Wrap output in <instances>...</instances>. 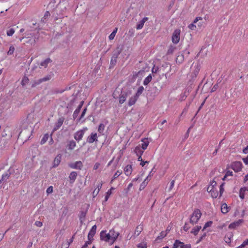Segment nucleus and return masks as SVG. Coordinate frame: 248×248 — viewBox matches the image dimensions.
<instances>
[{
  "instance_id": "1",
  "label": "nucleus",
  "mask_w": 248,
  "mask_h": 248,
  "mask_svg": "<svg viewBox=\"0 0 248 248\" xmlns=\"http://www.w3.org/2000/svg\"><path fill=\"white\" fill-rule=\"evenodd\" d=\"M132 94V91L130 90L126 89L123 90L120 95L119 103L123 104L125 101L126 98Z\"/></svg>"
},
{
  "instance_id": "2",
  "label": "nucleus",
  "mask_w": 248,
  "mask_h": 248,
  "mask_svg": "<svg viewBox=\"0 0 248 248\" xmlns=\"http://www.w3.org/2000/svg\"><path fill=\"white\" fill-rule=\"evenodd\" d=\"M242 166V163L240 161H235L231 164V168L236 172L241 170Z\"/></svg>"
},
{
  "instance_id": "3",
  "label": "nucleus",
  "mask_w": 248,
  "mask_h": 248,
  "mask_svg": "<svg viewBox=\"0 0 248 248\" xmlns=\"http://www.w3.org/2000/svg\"><path fill=\"white\" fill-rule=\"evenodd\" d=\"M181 248H191L190 244L185 245L183 242H181L179 240H176L173 245V248H178L179 247Z\"/></svg>"
},
{
  "instance_id": "4",
  "label": "nucleus",
  "mask_w": 248,
  "mask_h": 248,
  "mask_svg": "<svg viewBox=\"0 0 248 248\" xmlns=\"http://www.w3.org/2000/svg\"><path fill=\"white\" fill-rule=\"evenodd\" d=\"M120 53L121 51L119 50L117 52H115L113 54L110 62V68L113 67L116 65L117 63V58Z\"/></svg>"
},
{
  "instance_id": "5",
  "label": "nucleus",
  "mask_w": 248,
  "mask_h": 248,
  "mask_svg": "<svg viewBox=\"0 0 248 248\" xmlns=\"http://www.w3.org/2000/svg\"><path fill=\"white\" fill-rule=\"evenodd\" d=\"M180 30L179 29L175 30L173 32L172 36V41L174 44H177L180 40Z\"/></svg>"
},
{
  "instance_id": "6",
  "label": "nucleus",
  "mask_w": 248,
  "mask_h": 248,
  "mask_svg": "<svg viewBox=\"0 0 248 248\" xmlns=\"http://www.w3.org/2000/svg\"><path fill=\"white\" fill-rule=\"evenodd\" d=\"M87 128L86 127L84 129H82L80 130H79L76 132L74 134V139L77 141H79L80 140H82L83 135L85 133V130H87Z\"/></svg>"
},
{
  "instance_id": "7",
  "label": "nucleus",
  "mask_w": 248,
  "mask_h": 248,
  "mask_svg": "<svg viewBox=\"0 0 248 248\" xmlns=\"http://www.w3.org/2000/svg\"><path fill=\"white\" fill-rule=\"evenodd\" d=\"M100 239L101 240H104L107 242H111V238L109 232L107 234L105 231H102L100 232Z\"/></svg>"
},
{
  "instance_id": "8",
  "label": "nucleus",
  "mask_w": 248,
  "mask_h": 248,
  "mask_svg": "<svg viewBox=\"0 0 248 248\" xmlns=\"http://www.w3.org/2000/svg\"><path fill=\"white\" fill-rule=\"evenodd\" d=\"M13 171L11 170V169L7 170L2 175V177L0 180V184L1 183H5L7 182V180L9 179L10 175L13 173Z\"/></svg>"
},
{
  "instance_id": "9",
  "label": "nucleus",
  "mask_w": 248,
  "mask_h": 248,
  "mask_svg": "<svg viewBox=\"0 0 248 248\" xmlns=\"http://www.w3.org/2000/svg\"><path fill=\"white\" fill-rule=\"evenodd\" d=\"M69 167L72 169L81 170L83 164L81 161H78L74 163L69 164Z\"/></svg>"
},
{
  "instance_id": "10",
  "label": "nucleus",
  "mask_w": 248,
  "mask_h": 248,
  "mask_svg": "<svg viewBox=\"0 0 248 248\" xmlns=\"http://www.w3.org/2000/svg\"><path fill=\"white\" fill-rule=\"evenodd\" d=\"M97 136L96 133H92L91 135L88 137L87 142L89 143H93V142L97 141Z\"/></svg>"
},
{
  "instance_id": "11",
  "label": "nucleus",
  "mask_w": 248,
  "mask_h": 248,
  "mask_svg": "<svg viewBox=\"0 0 248 248\" xmlns=\"http://www.w3.org/2000/svg\"><path fill=\"white\" fill-rule=\"evenodd\" d=\"M110 235L111 238V242L110 244H112L118 238L119 233L115 232L113 230H110L109 231Z\"/></svg>"
},
{
  "instance_id": "12",
  "label": "nucleus",
  "mask_w": 248,
  "mask_h": 248,
  "mask_svg": "<svg viewBox=\"0 0 248 248\" xmlns=\"http://www.w3.org/2000/svg\"><path fill=\"white\" fill-rule=\"evenodd\" d=\"M64 120V118L63 117H61L58 120L57 122L55 124L54 127L53 128V131H55L59 129L60 127L62 125Z\"/></svg>"
},
{
  "instance_id": "13",
  "label": "nucleus",
  "mask_w": 248,
  "mask_h": 248,
  "mask_svg": "<svg viewBox=\"0 0 248 248\" xmlns=\"http://www.w3.org/2000/svg\"><path fill=\"white\" fill-rule=\"evenodd\" d=\"M62 159V155L59 154L54 158L53 162V168H56L59 166Z\"/></svg>"
},
{
  "instance_id": "14",
  "label": "nucleus",
  "mask_w": 248,
  "mask_h": 248,
  "mask_svg": "<svg viewBox=\"0 0 248 248\" xmlns=\"http://www.w3.org/2000/svg\"><path fill=\"white\" fill-rule=\"evenodd\" d=\"M243 222V219H239L237 221L233 222L231 223L229 226V229H234L236 227L239 226L241 223Z\"/></svg>"
},
{
  "instance_id": "15",
  "label": "nucleus",
  "mask_w": 248,
  "mask_h": 248,
  "mask_svg": "<svg viewBox=\"0 0 248 248\" xmlns=\"http://www.w3.org/2000/svg\"><path fill=\"white\" fill-rule=\"evenodd\" d=\"M139 97L137 96L136 94H135L134 96L131 97L128 101V105L129 106H131L135 104L136 101H137Z\"/></svg>"
},
{
  "instance_id": "16",
  "label": "nucleus",
  "mask_w": 248,
  "mask_h": 248,
  "mask_svg": "<svg viewBox=\"0 0 248 248\" xmlns=\"http://www.w3.org/2000/svg\"><path fill=\"white\" fill-rule=\"evenodd\" d=\"M142 143L141 144H140L139 145L140 146V148L142 149L143 150H145L147 149L149 144V142L148 140L147 139H143L141 140Z\"/></svg>"
},
{
  "instance_id": "17",
  "label": "nucleus",
  "mask_w": 248,
  "mask_h": 248,
  "mask_svg": "<svg viewBox=\"0 0 248 248\" xmlns=\"http://www.w3.org/2000/svg\"><path fill=\"white\" fill-rule=\"evenodd\" d=\"M148 17H144L142 20H141L139 23L137 25L136 29L137 30H140L143 27L144 23L148 20Z\"/></svg>"
},
{
  "instance_id": "18",
  "label": "nucleus",
  "mask_w": 248,
  "mask_h": 248,
  "mask_svg": "<svg viewBox=\"0 0 248 248\" xmlns=\"http://www.w3.org/2000/svg\"><path fill=\"white\" fill-rule=\"evenodd\" d=\"M78 174L76 171H72L69 176L70 183H73L76 180Z\"/></svg>"
},
{
  "instance_id": "19",
  "label": "nucleus",
  "mask_w": 248,
  "mask_h": 248,
  "mask_svg": "<svg viewBox=\"0 0 248 248\" xmlns=\"http://www.w3.org/2000/svg\"><path fill=\"white\" fill-rule=\"evenodd\" d=\"M124 171L125 175L127 176L130 175L132 171V168L131 165H127L124 169Z\"/></svg>"
},
{
  "instance_id": "20",
  "label": "nucleus",
  "mask_w": 248,
  "mask_h": 248,
  "mask_svg": "<svg viewBox=\"0 0 248 248\" xmlns=\"http://www.w3.org/2000/svg\"><path fill=\"white\" fill-rule=\"evenodd\" d=\"M144 150L140 148V145L136 146L135 148L134 152L136 154L137 156L142 155L144 152Z\"/></svg>"
},
{
  "instance_id": "21",
  "label": "nucleus",
  "mask_w": 248,
  "mask_h": 248,
  "mask_svg": "<svg viewBox=\"0 0 248 248\" xmlns=\"http://www.w3.org/2000/svg\"><path fill=\"white\" fill-rule=\"evenodd\" d=\"M192 215L196 217V220H199L201 217L202 213L199 209H196L194 210Z\"/></svg>"
},
{
  "instance_id": "22",
  "label": "nucleus",
  "mask_w": 248,
  "mask_h": 248,
  "mask_svg": "<svg viewBox=\"0 0 248 248\" xmlns=\"http://www.w3.org/2000/svg\"><path fill=\"white\" fill-rule=\"evenodd\" d=\"M227 204L225 203H223L221 206V211L223 214H226L229 212V209Z\"/></svg>"
},
{
  "instance_id": "23",
  "label": "nucleus",
  "mask_w": 248,
  "mask_h": 248,
  "mask_svg": "<svg viewBox=\"0 0 248 248\" xmlns=\"http://www.w3.org/2000/svg\"><path fill=\"white\" fill-rule=\"evenodd\" d=\"M52 61L49 58H48L44 60L43 62H42L40 63V66H43L45 68H46L47 66L48 63L51 62Z\"/></svg>"
},
{
  "instance_id": "24",
  "label": "nucleus",
  "mask_w": 248,
  "mask_h": 248,
  "mask_svg": "<svg viewBox=\"0 0 248 248\" xmlns=\"http://www.w3.org/2000/svg\"><path fill=\"white\" fill-rule=\"evenodd\" d=\"M185 55V52H183L181 55H178L176 58V62L181 63L184 60Z\"/></svg>"
},
{
  "instance_id": "25",
  "label": "nucleus",
  "mask_w": 248,
  "mask_h": 248,
  "mask_svg": "<svg viewBox=\"0 0 248 248\" xmlns=\"http://www.w3.org/2000/svg\"><path fill=\"white\" fill-rule=\"evenodd\" d=\"M142 230H143L142 225H140L136 227L135 232H134L135 235L136 236H138L140 233V232H142Z\"/></svg>"
},
{
  "instance_id": "26",
  "label": "nucleus",
  "mask_w": 248,
  "mask_h": 248,
  "mask_svg": "<svg viewBox=\"0 0 248 248\" xmlns=\"http://www.w3.org/2000/svg\"><path fill=\"white\" fill-rule=\"evenodd\" d=\"M76 143L73 140L69 141L67 144V147L68 148V149L70 150L74 149V148L76 147Z\"/></svg>"
},
{
  "instance_id": "27",
  "label": "nucleus",
  "mask_w": 248,
  "mask_h": 248,
  "mask_svg": "<svg viewBox=\"0 0 248 248\" xmlns=\"http://www.w3.org/2000/svg\"><path fill=\"white\" fill-rule=\"evenodd\" d=\"M202 227L201 226H197L194 227L191 231V233L194 234L195 235L198 234V232L201 229Z\"/></svg>"
},
{
  "instance_id": "28",
  "label": "nucleus",
  "mask_w": 248,
  "mask_h": 248,
  "mask_svg": "<svg viewBox=\"0 0 248 248\" xmlns=\"http://www.w3.org/2000/svg\"><path fill=\"white\" fill-rule=\"evenodd\" d=\"M246 191V187L241 188L239 191V197L241 199H244L245 198V192Z\"/></svg>"
},
{
  "instance_id": "29",
  "label": "nucleus",
  "mask_w": 248,
  "mask_h": 248,
  "mask_svg": "<svg viewBox=\"0 0 248 248\" xmlns=\"http://www.w3.org/2000/svg\"><path fill=\"white\" fill-rule=\"evenodd\" d=\"M152 77L151 74L148 76L143 81V84L147 85L152 80Z\"/></svg>"
},
{
  "instance_id": "30",
  "label": "nucleus",
  "mask_w": 248,
  "mask_h": 248,
  "mask_svg": "<svg viewBox=\"0 0 248 248\" xmlns=\"http://www.w3.org/2000/svg\"><path fill=\"white\" fill-rule=\"evenodd\" d=\"M209 193H211V196L213 198H216L218 194L217 191L214 189H211L209 191Z\"/></svg>"
},
{
  "instance_id": "31",
  "label": "nucleus",
  "mask_w": 248,
  "mask_h": 248,
  "mask_svg": "<svg viewBox=\"0 0 248 248\" xmlns=\"http://www.w3.org/2000/svg\"><path fill=\"white\" fill-rule=\"evenodd\" d=\"M96 226L95 225H93L92 229H91L90 231L89 232V234L91 236H94L96 233Z\"/></svg>"
},
{
  "instance_id": "32",
  "label": "nucleus",
  "mask_w": 248,
  "mask_h": 248,
  "mask_svg": "<svg viewBox=\"0 0 248 248\" xmlns=\"http://www.w3.org/2000/svg\"><path fill=\"white\" fill-rule=\"evenodd\" d=\"M15 32V30L14 28H9L6 31V34L8 36H12Z\"/></svg>"
},
{
  "instance_id": "33",
  "label": "nucleus",
  "mask_w": 248,
  "mask_h": 248,
  "mask_svg": "<svg viewBox=\"0 0 248 248\" xmlns=\"http://www.w3.org/2000/svg\"><path fill=\"white\" fill-rule=\"evenodd\" d=\"M48 138H49V135L48 134H45L43 138L41 140V144H44L48 140Z\"/></svg>"
},
{
  "instance_id": "34",
  "label": "nucleus",
  "mask_w": 248,
  "mask_h": 248,
  "mask_svg": "<svg viewBox=\"0 0 248 248\" xmlns=\"http://www.w3.org/2000/svg\"><path fill=\"white\" fill-rule=\"evenodd\" d=\"M114 189V188L112 187L108 191V192L106 193V195L105 196V201H107L108 199L109 198V197L111 194V190Z\"/></svg>"
},
{
  "instance_id": "35",
  "label": "nucleus",
  "mask_w": 248,
  "mask_h": 248,
  "mask_svg": "<svg viewBox=\"0 0 248 248\" xmlns=\"http://www.w3.org/2000/svg\"><path fill=\"white\" fill-rule=\"evenodd\" d=\"M75 86V85H72V86H69V87H66L63 90H62L61 91H55V93H63L64 91H67V90H70V89H72L73 87H74Z\"/></svg>"
},
{
  "instance_id": "36",
  "label": "nucleus",
  "mask_w": 248,
  "mask_h": 248,
  "mask_svg": "<svg viewBox=\"0 0 248 248\" xmlns=\"http://www.w3.org/2000/svg\"><path fill=\"white\" fill-rule=\"evenodd\" d=\"M144 90V88L143 86H140V87L138 89V91L137 92V93H136V95L137 96H138V97L140 96V94H141V93H142L143 91Z\"/></svg>"
},
{
  "instance_id": "37",
  "label": "nucleus",
  "mask_w": 248,
  "mask_h": 248,
  "mask_svg": "<svg viewBox=\"0 0 248 248\" xmlns=\"http://www.w3.org/2000/svg\"><path fill=\"white\" fill-rule=\"evenodd\" d=\"M40 83H41V81L40 80V79L37 80H34L31 82V87L34 88Z\"/></svg>"
},
{
  "instance_id": "38",
  "label": "nucleus",
  "mask_w": 248,
  "mask_h": 248,
  "mask_svg": "<svg viewBox=\"0 0 248 248\" xmlns=\"http://www.w3.org/2000/svg\"><path fill=\"white\" fill-rule=\"evenodd\" d=\"M146 178L141 184L140 187V190H142L148 184V181H146Z\"/></svg>"
},
{
  "instance_id": "39",
  "label": "nucleus",
  "mask_w": 248,
  "mask_h": 248,
  "mask_svg": "<svg viewBox=\"0 0 248 248\" xmlns=\"http://www.w3.org/2000/svg\"><path fill=\"white\" fill-rule=\"evenodd\" d=\"M199 220H196V217H195L193 215L191 216L190 218V222L193 225L197 223Z\"/></svg>"
},
{
  "instance_id": "40",
  "label": "nucleus",
  "mask_w": 248,
  "mask_h": 248,
  "mask_svg": "<svg viewBox=\"0 0 248 248\" xmlns=\"http://www.w3.org/2000/svg\"><path fill=\"white\" fill-rule=\"evenodd\" d=\"M167 235V233H165V232L164 231H162L159 235L157 236V237L156 238V240H158V239H162V238H163L164 237H165Z\"/></svg>"
},
{
  "instance_id": "41",
  "label": "nucleus",
  "mask_w": 248,
  "mask_h": 248,
  "mask_svg": "<svg viewBox=\"0 0 248 248\" xmlns=\"http://www.w3.org/2000/svg\"><path fill=\"white\" fill-rule=\"evenodd\" d=\"M38 39V35H35L34 36L32 39H30V41L31 42V45H34L35 43L36 42L37 40Z\"/></svg>"
},
{
  "instance_id": "42",
  "label": "nucleus",
  "mask_w": 248,
  "mask_h": 248,
  "mask_svg": "<svg viewBox=\"0 0 248 248\" xmlns=\"http://www.w3.org/2000/svg\"><path fill=\"white\" fill-rule=\"evenodd\" d=\"M29 82V78L26 77H24L22 79L21 84L23 86H24L26 84H27Z\"/></svg>"
},
{
  "instance_id": "43",
  "label": "nucleus",
  "mask_w": 248,
  "mask_h": 248,
  "mask_svg": "<svg viewBox=\"0 0 248 248\" xmlns=\"http://www.w3.org/2000/svg\"><path fill=\"white\" fill-rule=\"evenodd\" d=\"M105 125L103 124H100L98 126V131L100 133H102L104 130Z\"/></svg>"
},
{
  "instance_id": "44",
  "label": "nucleus",
  "mask_w": 248,
  "mask_h": 248,
  "mask_svg": "<svg viewBox=\"0 0 248 248\" xmlns=\"http://www.w3.org/2000/svg\"><path fill=\"white\" fill-rule=\"evenodd\" d=\"M15 51V47L13 46H11L9 47V50L7 52V54L8 55H12Z\"/></svg>"
},
{
  "instance_id": "45",
  "label": "nucleus",
  "mask_w": 248,
  "mask_h": 248,
  "mask_svg": "<svg viewBox=\"0 0 248 248\" xmlns=\"http://www.w3.org/2000/svg\"><path fill=\"white\" fill-rule=\"evenodd\" d=\"M80 111V110L79 109H78L77 108L75 110V111L74 112L73 114V117L74 120L76 119V118L78 117Z\"/></svg>"
},
{
  "instance_id": "46",
  "label": "nucleus",
  "mask_w": 248,
  "mask_h": 248,
  "mask_svg": "<svg viewBox=\"0 0 248 248\" xmlns=\"http://www.w3.org/2000/svg\"><path fill=\"white\" fill-rule=\"evenodd\" d=\"M174 49H175L174 47H173L172 46H170L168 50L167 54L168 55L172 54L173 53Z\"/></svg>"
},
{
  "instance_id": "47",
  "label": "nucleus",
  "mask_w": 248,
  "mask_h": 248,
  "mask_svg": "<svg viewBox=\"0 0 248 248\" xmlns=\"http://www.w3.org/2000/svg\"><path fill=\"white\" fill-rule=\"evenodd\" d=\"M51 79V76L47 75L43 78H40V80L41 81V83L44 81H48Z\"/></svg>"
},
{
  "instance_id": "48",
  "label": "nucleus",
  "mask_w": 248,
  "mask_h": 248,
  "mask_svg": "<svg viewBox=\"0 0 248 248\" xmlns=\"http://www.w3.org/2000/svg\"><path fill=\"white\" fill-rule=\"evenodd\" d=\"M225 184L224 183H223L221 184V185L220 186V187H219V197H221L224 191V188H223V186H224V185Z\"/></svg>"
},
{
  "instance_id": "49",
  "label": "nucleus",
  "mask_w": 248,
  "mask_h": 248,
  "mask_svg": "<svg viewBox=\"0 0 248 248\" xmlns=\"http://www.w3.org/2000/svg\"><path fill=\"white\" fill-rule=\"evenodd\" d=\"M248 245V239L245 240L243 243L237 248H243Z\"/></svg>"
},
{
  "instance_id": "50",
  "label": "nucleus",
  "mask_w": 248,
  "mask_h": 248,
  "mask_svg": "<svg viewBox=\"0 0 248 248\" xmlns=\"http://www.w3.org/2000/svg\"><path fill=\"white\" fill-rule=\"evenodd\" d=\"M122 174V172H120L118 170L115 173L114 175L113 176L112 180H114L117 177H118Z\"/></svg>"
},
{
  "instance_id": "51",
  "label": "nucleus",
  "mask_w": 248,
  "mask_h": 248,
  "mask_svg": "<svg viewBox=\"0 0 248 248\" xmlns=\"http://www.w3.org/2000/svg\"><path fill=\"white\" fill-rule=\"evenodd\" d=\"M53 187L52 186H49L46 189V193L47 194H51L53 192Z\"/></svg>"
},
{
  "instance_id": "52",
  "label": "nucleus",
  "mask_w": 248,
  "mask_h": 248,
  "mask_svg": "<svg viewBox=\"0 0 248 248\" xmlns=\"http://www.w3.org/2000/svg\"><path fill=\"white\" fill-rule=\"evenodd\" d=\"M137 247L140 248H147L146 243H140L137 245Z\"/></svg>"
},
{
  "instance_id": "53",
  "label": "nucleus",
  "mask_w": 248,
  "mask_h": 248,
  "mask_svg": "<svg viewBox=\"0 0 248 248\" xmlns=\"http://www.w3.org/2000/svg\"><path fill=\"white\" fill-rule=\"evenodd\" d=\"M212 223H213V222L212 221H209L207 222L204 226V229H206V228L211 226V225L212 224Z\"/></svg>"
},
{
  "instance_id": "54",
  "label": "nucleus",
  "mask_w": 248,
  "mask_h": 248,
  "mask_svg": "<svg viewBox=\"0 0 248 248\" xmlns=\"http://www.w3.org/2000/svg\"><path fill=\"white\" fill-rule=\"evenodd\" d=\"M86 110H87V108H85L83 109V111H82V112L81 113V115L80 118L78 119V121H80V120H81L82 118L84 117L85 114L86 113Z\"/></svg>"
},
{
  "instance_id": "55",
  "label": "nucleus",
  "mask_w": 248,
  "mask_h": 248,
  "mask_svg": "<svg viewBox=\"0 0 248 248\" xmlns=\"http://www.w3.org/2000/svg\"><path fill=\"white\" fill-rule=\"evenodd\" d=\"M174 182H175V181L174 180H172L170 183V187L169 188V191H170L172 189V188L174 186Z\"/></svg>"
},
{
  "instance_id": "56",
  "label": "nucleus",
  "mask_w": 248,
  "mask_h": 248,
  "mask_svg": "<svg viewBox=\"0 0 248 248\" xmlns=\"http://www.w3.org/2000/svg\"><path fill=\"white\" fill-rule=\"evenodd\" d=\"M50 16V14L49 11H46L44 16V19H47L48 17Z\"/></svg>"
},
{
  "instance_id": "57",
  "label": "nucleus",
  "mask_w": 248,
  "mask_h": 248,
  "mask_svg": "<svg viewBox=\"0 0 248 248\" xmlns=\"http://www.w3.org/2000/svg\"><path fill=\"white\" fill-rule=\"evenodd\" d=\"M200 69L197 68L194 71L193 77H196L197 74L199 73Z\"/></svg>"
},
{
  "instance_id": "58",
  "label": "nucleus",
  "mask_w": 248,
  "mask_h": 248,
  "mask_svg": "<svg viewBox=\"0 0 248 248\" xmlns=\"http://www.w3.org/2000/svg\"><path fill=\"white\" fill-rule=\"evenodd\" d=\"M35 225L37 226V227H41L43 225V223L41 221H36L35 222Z\"/></svg>"
},
{
  "instance_id": "59",
  "label": "nucleus",
  "mask_w": 248,
  "mask_h": 248,
  "mask_svg": "<svg viewBox=\"0 0 248 248\" xmlns=\"http://www.w3.org/2000/svg\"><path fill=\"white\" fill-rule=\"evenodd\" d=\"M115 34L114 32H112L108 36V38H109V39L110 40H112L114 39L115 36Z\"/></svg>"
},
{
  "instance_id": "60",
  "label": "nucleus",
  "mask_w": 248,
  "mask_h": 248,
  "mask_svg": "<svg viewBox=\"0 0 248 248\" xmlns=\"http://www.w3.org/2000/svg\"><path fill=\"white\" fill-rule=\"evenodd\" d=\"M189 28L192 30H195L196 28V26L194 24V23H191L189 25Z\"/></svg>"
},
{
  "instance_id": "61",
  "label": "nucleus",
  "mask_w": 248,
  "mask_h": 248,
  "mask_svg": "<svg viewBox=\"0 0 248 248\" xmlns=\"http://www.w3.org/2000/svg\"><path fill=\"white\" fill-rule=\"evenodd\" d=\"M100 165V164L99 163L96 162L93 166V170H96L97 169H98V168L99 167Z\"/></svg>"
},
{
  "instance_id": "62",
  "label": "nucleus",
  "mask_w": 248,
  "mask_h": 248,
  "mask_svg": "<svg viewBox=\"0 0 248 248\" xmlns=\"http://www.w3.org/2000/svg\"><path fill=\"white\" fill-rule=\"evenodd\" d=\"M218 88V84H216L213 87V88H212L211 89V92H214L216 91V90L217 89V88Z\"/></svg>"
},
{
  "instance_id": "63",
  "label": "nucleus",
  "mask_w": 248,
  "mask_h": 248,
  "mask_svg": "<svg viewBox=\"0 0 248 248\" xmlns=\"http://www.w3.org/2000/svg\"><path fill=\"white\" fill-rule=\"evenodd\" d=\"M217 185V182L214 181V180H213L211 183V186H212L211 187V189H214V187Z\"/></svg>"
},
{
  "instance_id": "64",
  "label": "nucleus",
  "mask_w": 248,
  "mask_h": 248,
  "mask_svg": "<svg viewBox=\"0 0 248 248\" xmlns=\"http://www.w3.org/2000/svg\"><path fill=\"white\" fill-rule=\"evenodd\" d=\"M243 160L246 165L248 164V155L247 157L243 158Z\"/></svg>"
}]
</instances>
